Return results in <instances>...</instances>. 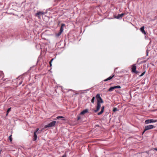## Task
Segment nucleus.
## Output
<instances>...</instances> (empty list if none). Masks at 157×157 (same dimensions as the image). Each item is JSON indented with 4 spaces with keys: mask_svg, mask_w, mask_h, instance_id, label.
Wrapping results in <instances>:
<instances>
[{
    "mask_svg": "<svg viewBox=\"0 0 157 157\" xmlns=\"http://www.w3.org/2000/svg\"><path fill=\"white\" fill-rule=\"evenodd\" d=\"M56 123V121H55L51 122L50 123H49V124L45 125L44 126V128H49V127H53L55 125V124Z\"/></svg>",
    "mask_w": 157,
    "mask_h": 157,
    "instance_id": "1",
    "label": "nucleus"
},
{
    "mask_svg": "<svg viewBox=\"0 0 157 157\" xmlns=\"http://www.w3.org/2000/svg\"><path fill=\"white\" fill-rule=\"evenodd\" d=\"M96 98L97 99V102L98 103V102L99 103H103V101L99 94H97L96 95Z\"/></svg>",
    "mask_w": 157,
    "mask_h": 157,
    "instance_id": "2",
    "label": "nucleus"
},
{
    "mask_svg": "<svg viewBox=\"0 0 157 157\" xmlns=\"http://www.w3.org/2000/svg\"><path fill=\"white\" fill-rule=\"evenodd\" d=\"M39 130V128H37L36 131L34 132V135L33 139L34 141H35L37 139V134H38V132Z\"/></svg>",
    "mask_w": 157,
    "mask_h": 157,
    "instance_id": "3",
    "label": "nucleus"
},
{
    "mask_svg": "<svg viewBox=\"0 0 157 157\" xmlns=\"http://www.w3.org/2000/svg\"><path fill=\"white\" fill-rule=\"evenodd\" d=\"M155 128V127L152 125H148L146 126L145 127L144 131H146L147 130L152 129Z\"/></svg>",
    "mask_w": 157,
    "mask_h": 157,
    "instance_id": "4",
    "label": "nucleus"
},
{
    "mask_svg": "<svg viewBox=\"0 0 157 157\" xmlns=\"http://www.w3.org/2000/svg\"><path fill=\"white\" fill-rule=\"evenodd\" d=\"M157 122V120L153 119H148L145 121V123L148 124L151 123H155Z\"/></svg>",
    "mask_w": 157,
    "mask_h": 157,
    "instance_id": "5",
    "label": "nucleus"
},
{
    "mask_svg": "<svg viewBox=\"0 0 157 157\" xmlns=\"http://www.w3.org/2000/svg\"><path fill=\"white\" fill-rule=\"evenodd\" d=\"M101 107V103L97 102V106L96 109L94 110V112L96 113L99 111Z\"/></svg>",
    "mask_w": 157,
    "mask_h": 157,
    "instance_id": "6",
    "label": "nucleus"
},
{
    "mask_svg": "<svg viewBox=\"0 0 157 157\" xmlns=\"http://www.w3.org/2000/svg\"><path fill=\"white\" fill-rule=\"evenodd\" d=\"M44 14V12L39 11L36 13V16H38L39 18H40L41 15H42Z\"/></svg>",
    "mask_w": 157,
    "mask_h": 157,
    "instance_id": "7",
    "label": "nucleus"
},
{
    "mask_svg": "<svg viewBox=\"0 0 157 157\" xmlns=\"http://www.w3.org/2000/svg\"><path fill=\"white\" fill-rule=\"evenodd\" d=\"M136 67L135 64H133L132 66V71L135 73H137L136 71Z\"/></svg>",
    "mask_w": 157,
    "mask_h": 157,
    "instance_id": "8",
    "label": "nucleus"
},
{
    "mask_svg": "<svg viewBox=\"0 0 157 157\" xmlns=\"http://www.w3.org/2000/svg\"><path fill=\"white\" fill-rule=\"evenodd\" d=\"M124 13H122L121 14H118L117 16L115 17L117 19H119L120 18H122V17L124 16Z\"/></svg>",
    "mask_w": 157,
    "mask_h": 157,
    "instance_id": "9",
    "label": "nucleus"
},
{
    "mask_svg": "<svg viewBox=\"0 0 157 157\" xmlns=\"http://www.w3.org/2000/svg\"><path fill=\"white\" fill-rule=\"evenodd\" d=\"M114 75H115L113 74L112 76H110L109 77H108V78L104 80V81L105 82H106V81H108V80H111L113 78V77H114Z\"/></svg>",
    "mask_w": 157,
    "mask_h": 157,
    "instance_id": "10",
    "label": "nucleus"
},
{
    "mask_svg": "<svg viewBox=\"0 0 157 157\" xmlns=\"http://www.w3.org/2000/svg\"><path fill=\"white\" fill-rule=\"evenodd\" d=\"M88 111V110L87 109H86L84 110L83 111H82L81 113L80 114L81 115H84L86 113H87Z\"/></svg>",
    "mask_w": 157,
    "mask_h": 157,
    "instance_id": "11",
    "label": "nucleus"
},
{
    "mask_svg": "<svg viewBox=\"0 0 157 157\" xmlns=\"http://www.w3.org/2000/svg\"><path fill=\"white\" fill-rule=\"evenodd\" d=\"M104 108H105L104 106H102V107L101 108V111L100 112H99V113H98V115H100L101 114L103 113V112L104 111Z\"/></svg>",
    "mask_w": 157,
    "mask_h": 157,
    "instance_id": "12",
    "label": "nucleus"
},
{
    "mask_svg": "<svg viewBox=\"0 0 157 157\" xmlns=\"http://www.w3.org/2000/svg\"><path fill=\"white\" fill-rule=\"evenodd\" d=\"M140 31L144 34H146V32L144 30V27L142 26L140 29Z\"/></svg>",
    "mask_w": 157,
    "mask_h": 157,
    "instance_id": "13",
    "label": "nucleus"
},
{
    "mask_svg": "<svg viewBox=\"0 0 157 157\" xmlns=\"http://www.w3.org/2000/svg\"><path fill=\"white\" fill-rule=\"evenodd\" d=\"M65 24H62V25H61V26L60 27V32L61 33H62L63 32V27L64 26H65Z\"/></svg>",
    "mask_w": 157,
    "mask_h": 157,
    "instance_id": "14",
    "label": "nucleus"
},
{
    "mask_svg": "<svg viewBox=\"0 0 157 157\" xmlns=\"http://www.w3.org/2000/svg\"><path fill=\"white\" fill-rule=\"evenodd\" d=\"M56 118L58 119H62V120H64V117L62 116H58L56 117Z\"/></svg>",
    "mask_w": 157,
    "mask_h": 157,
    "instance_id": "15",
    "label": "nucleus"
},
{
    "mask_svg": "<svg viewBox=\"0 0 157 157\" xmlns=\"http://www.w3.org/2000/svg\"><path fill=\"white\" fill-rule=\"evenodd\" d=\"M115 89L114 88V86H111L110 87L109 89L108 90V91L110 92H111L113 90Z\"/></svg>",
    "mask_w": 157,
    "mask_h": 157,
    "instance_id": "16",
    "label": "nucleus"
},
{
    "mask_svg": "<svg viewBox=\"0 0 157 157\" xmlns=\"http://www.w3.org/2000/svg\"><path fill=\"white\" fill-rule=\"evenodd\" d=\"M62 33L60 32H59L58 33H56V36L57 37L59 36Z\"/></svg>",
    "mask_w": 157,
    "mask_h": 157,
    "instance_id": "17",
    "label": "nucleus"
},
{
    "mask_svg": "<svg viewBox=\"0 0 157 157\" xmlns=\"http://www.w3.org/2000/svg\"><path fill=\"white\" fill-rule=\"evenodd\" d=\"M114 89L119 88L120 89L121 88V86H120L118 85L114 86Z\"/></svg>",
    "mask_w": 157,
    "mask_h": 157,
    "instance_id": "18",
    "label": "nucleus"
},
{
    "mask_svg": "<svg viewBox=\"0 0 157 157\" xmlns=\"http://www.w3.org/2000/svg\"><path fill=\"white\" fill-rule=\"evenodd\" d=\"M94 100H95V97H93L91 100V102L93 103H94Z\"/></svg>",
    "mask_w": 157,
    "mask_h": 157,
    "instance_id": "19",
    "label": "nucleus"
},
{
    "mask_svg": "<svg viewBox=\"0 0 157 157\" xmlns=\"http://www.w3.org/2000/svg\"><path fill=\"white\" fill-rule=\"evenodd\" d=\"M9 138L10 142H11L12 140V138L11 135H10L9 136Z\"/></svg>",
    "mask_w": 157,
    "mask_h": 157,
    "instance_id": "20",
    "label": "nucleus"
},
{
    "mask_svg": "<svg viewBox=\"0 0 157 157\" xmlns=\"http://www.w3.org/2000/svg\"><path fill=\"white\" fill-rule=\"evenodd\" d=\"M118 110V109H117V108H114L113 109V111L114 112H115Z\"/></svg>",
    "mask_w": 157,
    "mask_h": 157,
    "instance_id": "21",
    "label": "nucleus"
},
{
    "mask_svg": "<svg viewBox=\"0 0 157 157\" xmlns=\"http://www.w3.org/2000/svg\"><path fill=\"white\" fill-rule=\"evenodd\" d=\"M11 108H9L7 111V113H9V112L11 110Z\"/></svg>",
    "mask_w": 157,
    "mask_h": 157,
    "instance_id": "22",
    "label": "nucleus"
},
{
    "mask_svg": "<svg viewBox=\"0 0 157 157\" xmlns=\"http://www.w3.org/2000/svg\"><path fill=\"white\" fill-rule=\"evenodd\" d=\"M145 73V71H144V72H143V73L141 74V75H140V77H141V76H143V75Z\"/></svg>",
    "mask_w": 157,
    "mask_h": 157,
    "instance_id": "23",
    "label": "nucleus"
},
{
    "mask_svg": "<svg viewBox=\"0 0 157 157\" xmlns=\"http://www.w3.org/2000/svg\"><path fill=\"white\" fill-rule=\"evenodd\" d=\"M148 50H147L146 51V56H148Z\"/></svg>",
    "mask_w": 157,
    "mask_h": 157,
    "instance_id": "24",
    "label": "nucleus"
},
{
    "mask_svg": "<svg viewBox=\"0 0 157 157\" xmlns=\"http://www.w3.org/2000/svg\"><path fill=\"white\" fill-rule=\"evenodd\" d=\"M77 118L78 120H79L80 119V116H78Z\"/></svg>",
    "mask_w": 157,
    "mask_h": 157,
    "instance_id": "25",
    "label": "nucleus"
},
{
    "mask_svg": "<svg viewBox=\"0 0 157 157\" xmlns=\"http://www.w3.org/2000/svg\"><path fill=\"white\" fill-rule=\"evenodd\" d=\"M49 64H50V66L51 67V66H52V63H51V62H49Z\"/></svg>",
    "mask_w": 157,
    "mask_h": 157,
    "instance_id": "26",
    "label": "nucleus"
},
{
    "mask_svg": "<svg viewBox=\"0 0 157 157\" xmlns=\"http://www.w3.org/2000/svg\"><path fill=\"white\" fill-rule=\"evenodd\" d=\"M54 59H52L50 61V62H51L52 63V61Z\"/></svg>",
    "mask_w": 157,
    "mask_h": 157,
    "instance_id": "27",
    "label": "nucleus"
},
{
    "mask_svg": "<svg viewBox=\"0 0 157 157\" xmlns=\"http://www.w3.org/2000/svg\"><path fill=\"white\" fill-rule=\"evenodd\" d=\"M69 91H73V90H72V89H69Z\"/></svg>",
    "mask_w": 157,
    "mask_h": 157,
    "instance_id": "28",
    "label": "nucleus"
},
{
    "mask_svg": "<svg viewBox=\"0 0 157 157\" xmlns=\"http://www.w3.org/2000/svg\"><path fill=\"white\" fill-rule=\"evenodd\" d=\"M154 150L157 151V148H155Z\"/></svg>",
    "mask_w": 157,
    "mask_h": 157,
    "instance_id": "29",
    "label": "nucleus"
},
{
    "mask_svg": "<svg viewBox=\"0 0 157 157\" xmlns=\"http://www.w3.org/2000/svg\"><path fill=\"white\" fill-rule=\"evenodd\" d=\"M21 83H22V82H19V85L21 84Z\"/></svg>",
    "mask_w": 157,
    "mask_h": 157,
    "instance_id": "30",
    "label": "nucleus"
},
{
    "mask_svg": "<svg viewBox=\"0 0 157 157\" xmlns=\"http://www.w3.org/2000/svg\"><path fill=\"white\" fill-rule=\"evenodd\" d=\"M145 132V131H144V132H143V133H142V134H143L144 133V132Z\"/></svg>",
    "mask_w": 157,
    "mask_h": 157,
    "instance_id": "31",
    "label": "nucleus"
},
{
    "mask_svg": "<svg viewBox=\"0 0 157 157\" xmlns=\"http://www.w3.org/2000/svg\"><path fill=\"white\" fill-rule=\"evenodd\" d=\"M8 113H7V112H6V116H7L8 115Z\"/></svg>",
    "mask_w": 157,
    "mask_h": 157,
    "instance_id": "32",
    "label": "nucleus"
}]
</instances>
